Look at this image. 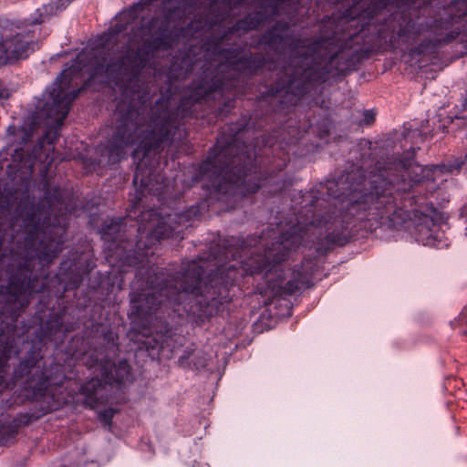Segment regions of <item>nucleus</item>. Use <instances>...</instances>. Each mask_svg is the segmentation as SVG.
Returning a JSON list of instances; mask_svg holds the SVG:
<instances>
[{
  "instance_id": "nucleus-1",
  "label": "nucleus",
  "mask_w": 467,
  "mask_h": 467,
  "mask_svg": "<svg viewBox=\"0 0 467 467\" xmlns=\"http://www.w3.org/2000/svg\"><path fill=\"white\" fill-rule=\"evenodd\" d=\"M406 157L389 163L396 171H400L401 179L394 185V179L388 171L392 167H381L379 174L372 181L368 192L349 202L347 210L338 215L333 212L320 214L325 200H320L315 192H309V205H306L296 218V223L281 233L277 242L264 250V254L250 253L249 259L228 264L217 269L215 277L211 280V289L202 292L201 276L202 267L197 262H191L176 275L163 271L150 274L145 286L141 278L136 276L132 289L139 291L130 294V318L134 325L142 328H151L153 317L159 310L172 309L179 312V306L188 316L203 320L217 312L218 306L231 300L229 286L245 275L265 273V285L258 287V292L269 304L275 296L285 298L308 286L310 275L303 266L295 267L292 277L284 285V269L281 262L301 244L319 243L323 239L329 244H338L344 229L352 221L368 223L370 230L379 226L413 231L417 242L423 245H436L441 237L440 226L429 214L407 209L406 202L411 200L402 198L413 187L426 183L429 190L434 189L436 166H420L414 163V149L407 151Z\"/></svg>"
},
{
  "instance_id": "nucleus-2",
  "label": "nucleus",
  "mask_w": 467,
  "mask_h": 467,
  "mask_svg": "<svg viewBox=\"0 0 467 467\" xmlns=\"http://www.w3.org/2000/svg\"><path fill=\"white\" fill-rule=\"evenodd\" d=\"M159 20L150 19L140 28L124 47L117 58L110 57L105 47L84 49L67 64L59 77L44 93V104L40 108L38 119L54 131L63 125L71 102L78 96L80 89L75 88L76 80L83 72L90 78L105 74L107 78L119 87H125L123 95L130 101L124 100L117 105L119 118L117 127L105 146L111 163L119 161L126 155V148L138 142L137 150L145 154L160 150L172 140L176 129L174 114L168 109V100L160 98L150 107L148 92L129 90L139 82L138 74L147 64L151 53L157 49H168L172 38L166 29L155 30Z\"/></svg>"
},
{
  "instance_id": "nucleus-3",
  "label": "nucleus",
  "mask_w": 467,
  "mask_h": 467,
  "mask_svg": "<svg viewBox=\"0 0 467 467\" xmlns=\"http://www.w3.org/2000/svg\"><path fill=\"white\" fill-rule=\"evenodd\" d=\"M244 5H259L261 10L237 21L234 26L223 30L220 37L208 39L205 45L204 57L207 61L203 66V77L200 83L192 87L189 96L191 100L199 102L217 90L224 91L234 86L232 80L225 78V75L232 70L242 69L251 74L265 65L264 57L250 52L241 56V48H224L223 43L229 35L257 29L269 16L278 15L279 4L275 0H223L222 11L214 15L210 24L205 26L208 29L217 26L220 30L222 26H226L230 17L236 15V10L240 13L239 9Z\"/></svg>"
},
{
  "instance_id": "nucleus-4",
  "label": "nucleus",
  "mask_w": 467,
  "mask_h": 467,
  "mask_svg": "<svg viewBox=\"0 0 467 467\" xmlns=\"http://www.w3.org/2000/svg\"><path fill=\"white\" fill-rule=\"evenodd\" d=\"M64 192L60 188L47 189L37 207L30 197L22 199L17 207L16 220H21L26 233L25 236V252L26 259L17 272L10 276L5 296L4 312L9 313L12 321H16L23 308L29 304L33 294L45 289L46 284L39 281L36 275L32 276L34 259L37 258L42 265L50 264L63 249L61 238L49 239L44 237L39 241L42 232L41 219L52 215L56 210L63 207Z\"/></svg>"
},
{
  "instance_id": "nucleus-5",
  "label": "nucleus",
  "mask_w": 467,
  "mask_h": 467,
  "mask_svg": "<svg viewBox=\"0 0 467 467\" xmlns=\"http://www.w3.org/2000/svg\"><path fill=\"white\" fill-rule=\"evenodd\" d=\"M240 138V132L230 140L223 135L218 138L193 178L203 182L202 187L210 191L211 197L225 203L226 208H234L240 197L255 192L263 185L254 155Z\"/></svg>"
},
{
  "instance_id": "nucleus-6",
  "label": "nucleus",
  "mask_w": 467,
  "mask_h": 467,
  "mask_svg": "<svg viewBox=\"0 0 467 467\" xmlns=\"http://www.w3.org/2000/svg\"><path fill=\"white\" fill-rule=\"evenodd\" d=\"M260 43L280 54L289 55V63L284 67V78H280L273 95L283 93L282 103L295 105L313 87L318 78L315 66V55L319 43L312 47L306 41L295 39L289 34L287 23L277 22L261 37Z\"/></svg>"
},
{
  "instance_id": "nucleus-7",
  "label": "nucleus",
  "mask_w": 467,
  "mask_h": 467,
  "mask_svg": "<svg viewBox=\"0 0 467 467\" xmlns=\"http://www.w3.org/2000/svg\"><path fill=\"white\" fill-rule=\"evenodd\" d=\"M39 354L33 353L20 361L15 374L20 378L35 369L26 381V389L31 391L34 400L47 403V409L52 410L51 402L55 401L56 390L62 386L66 377L61 365L54 362L49 367L41 368Z\"/></svg>"
},
{
  "instance_id": "nucleus-8",
  "label": "nucleus",
  "mask_w": 467,
  "mask_h": 467,
  "mask_svg": "<svg viewBox=\"0 0 467 467\" xmlns=\"http://www.w3.org/2000/svg\"><path fill=\"white\" fill-rule=\"evenodd\" d=\"M192 213L196 214V211L192 209L185 213H170L166 217H161L155 210L143 212L138 232L141 236L146 234L150 243L153 239L160 242L179 235L190 225Z\"/></svg>"
},
{
  "instance_id": "nucleus-9",
  "label": "nucleus",
  "mask_w": 467,
  "mask_h": 467,
  "mask_svg": "<svg viewBox=\"0 0 467 467\" xmlns=\"http://www.w3.org/2000/svg\"><path fill=\"white\" fill-rule=\"evenodd\" d=\"M130 372V367L126 360H120L117 364L106 360L100 364V374L102 379L92 378L81 387V393L84 395V404L95 408L104 400L102 391L106 385L124 382Z\"/></svg>"
},
{
  "instance_id": "nucleus-10",
  "label": "nucleus",
  "mask_w": 467,
  "mask_h": 467,
  "mask_svg": "<svg viewBox=\"0 0 467 467\" xmlns=\"http://www.w3.org/2000/svg\"><path fill=\"white\" fill-rule=\"evenodd\" d=\"M37 47L34 31L23 29L0 40V66L26 58Z\"/></svg>"
},
{
  "instance_id": "nucleus-11",
  "label": "nucleus",
  "mask_w": 467,
  "mask_h": 467,
  "mask_svg": "<svg viewBox=\"0 0 467 467\" xmlns=\"http://www.w3.org/2000/svg\"><path fill=\"white\" fill-rule=\"evenodd\" d=\"M13 354H17L14 349V339L7 337H0V394L7 388L6 376L8 374L7 361Z\"/></svg>"
},
{
  "instance_id": "nucleus-12",
  "label": "nucleus",
  "mask_w": 467,
  "mask_h": 467,
  "mask_svg": "<svg viewBox=\"0 0 467 467\" xmlns=\"http://www.w3.org/2000/svg\"><path fill=\"white\" fill-rule=\"evenodd\" d=\"M192 0H166L163 2V11L167 19H182L195 10Z\"/></svg>"
},
{
  "instance_id": "nucleus-13",
  "label": "nucleus",
  "mask_w": 467,
  "mask_h": 467,
  "mask_svg": "<svg viewBox=\"0 0 467 467\" xmlns=\"http://www.w3.org/2000/svg\"><path fill=\"white\" fill-rule=\"evenodd\" d=\"M125 231L122 219L105 221L100 230L101 238L108 244V248L120 241V234Z\"/></svg>"
},
{
  "instance_id": "nucleus-14",
  "label": "nucleus",
  "mask_w": 467,
  "mask_h": 467,
  "mask_svg": "<svg viewBox=\"0 0 467 467\" xmlns=\"http://www.w3.org/2000/svg\"><path fill=\"white\" fill-rule=\"evenodd\" d=\"M73 0H57L42 5L37 8L35 17L32 20L33 24H41L47 18L56 16L57 13L65 9Z\"/></svg>"
},
{
  "instance_id": "nucleus-15",
  "label": "nucleus",
  "mask_w": 467,
  "mask_h": 467,
  "mask_svg": "<svg viewBox=\"0 0 467 467\" xmlns=\"http://www.w3.org/2000/svg\"><path fill=\"white\" fill-rule=\"evenodd\" d=\"M67 263L63 262L60 265L59 273L57 275L59 283L64 284L65 290L78 287L82 281V276L78 273L73 274V271L69 273H64L63 271L67 268Z\"/></svg>"
},
{
  "instance_id": "nucleus-16",
  "label": "nucleus",
  "mask_w": 467,
  "mask_h": 467,
  "mask_svg": "<svg viewBox=\"0 0 467 467\" xmlns=\"http://www.w3.org/2000/svg\"><path fill=\"white\" fill-rule=\"evenodd\" d=\"M17 431L16 429L11 425H2L0 427V446L7 444L15 439Z\"/></svg>"
},
{
  "instance_id": "nucleus-17",
  "label": "nucleus",
  "mask_w": 467,
  "mask_h": 467,
  "mask_svg": "<svg viewBox=\"0 0 467 467\" xmlns=\"http://www.w3.org/2000/svg\"><path fill=\"white\" fill-rule=\"evenodd\" d=\"M117 413V410L113 408H107L99 413V420L107 427L109 430L111 428L112 419Z\"/></svg>"
},
{
  "instance_id": "nucleus-18",
  "label": "nucleus",
  "mask_w": 467,
  "mask_h": 467,
  "mask_svg": "<svg viewBox=\"0 0 467 467\" xmlns=\"http://www.w3.org/2000/svg\"><path fill=\"white\" fill-rule=\"evenodd\" d=\"M126 29H127V26L118 22L109 29V32H108L109 37L114 36Z\"/></svg>"
},
{
  "instance_id": "nucleus-19",
  "label": "nucleus",
  "mask_w": 467,
  "mask_h": 467,
  "mask_svg": "<svg viewBox=\"0 0 467 467\" xmlns=\"http://www.w3.org/2000/svg\"><path fill=\"white\" fill-rule=\"evenodd\" d=\"M365 122L369 124L375 119V114L371 110H365L364 112Z\"/></svg>"
},
{
  "instance_id": "nucleus-20",
  "label": "nucleus",
  "mask_w": 467,
  "mask_h": 467,
  "mask_svg": "<svg viewBox=\"0 0 467 467\" xmlns=\"http://www.w3.org/2000/svg\"><path fill=\"white\" fill-rule=\"evenodd\" d=\"M9 97V90L5 88L0 82V99H7Z\"/></svg>"
},
{
  "instance_id": "nucleus-21",
  "label": "nucleus",
  "mask_w": 467,
  "mask_h": 467,
  "mask_svg": "<svg viewBox=\"0 0 467 467\" xmlns=\"http://www.w3.org/2000/svg\"><path fill=\"white\" fill-rule=\"evenodd\" d=\"M189 354L190 353H188L187 355H182V357L179 358L178 362H179L180 366H182V367H185L186 366V363H187L186 359L188 358Z\"/></svg>"
},
{
  "instance_id": "nucleus-22",
  "label": "nucleus",
  "mask_w": 467,
  "mask_h": 467,
  "mask_svg": "<svg viewBox=\"0 0 467 467\" xmlns=\"http://www.w3.org/2000/svg\"><path fill=\"white\" fill-rule=\"evenodd\" d=\"M296 0H275V2H277L279 4V8L284 5L285 4L286 2H295Z\"/></svg>"
},
{
  "instance_id": "nucleus-23",
  "label": "nucleus",
  "mask_w": 467,
  "mask_h": 467,
  "mask_svg": "<svg viewBox=\"0 0 467 467\" xmlns=\"http://www.w3.org/2000/svg\"><path fill=\"white\" fill-rule=\"evenodd\" d=\"M459 122H461L463 125H467V119L464 118H456Z\"/></svg>"
},
{
  "instance_id": "nucleus-24",
  "label": "nucleus",
  "mask_w": 467,
  "mask_h": 467,
  "mask_svg": "<svg viewBox=\"0 0 467 467\" xmlns=\"http://www.w3.org/2000/svg\"><path fill=\"white\" fill-rule=\"evenodd\" d=\"M138 180H139V172H138V171H137L135 172V174H134L133 183H134V184H137Z\"/></svg>"
},
{
  "instance_id": "nucleus-25",
  "label": "nucleus",
  "mask_w": 467,
  "mask_h": 467,
  "mask_svg": "<svg viewBox=\"0 0 467 467\" xmlns=\"http://www.w3.org/2000/svg\"><path fill=\"white\" fill-rule=\"evenodd\" d=\"M140 184H141V185H146L147 183H146L143 180H141Z\"/></svg>"
}]
</instances>
